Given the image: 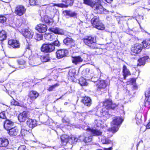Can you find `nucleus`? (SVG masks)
<instances>
[{
  "label": "nucleus",
  "mask_w": 150,
  "mask_h": 150,
  "mask_svg": "<svg viewBox=\"0 0 150 150\" xmlns=\"http://www.w3.org/2000/svg\"><path fill=\"white\" fill-rule=\"evenodd\" d=\"M83 1L85 4L94 8L95 12L96 13L101 14L106 10L101 4L100 0H84Z\"/></svg>",
  "instance_id": "obj_1"
},
{
  "label": "nucleus",
  "mask_w": 150,
  "mask_h": 150,
  "mask_svg": "<svg viewBox=\"0 0 150 150\" xmlns=\"http://www.w3.org/2000/svg\"><path fill=\"white\" fill-rule=\"evenodd\" d=\"M122 119L120 117H115L111 123V128L109 129V130L113 133L116 132L120 127V125L122 123Z\"/></svg>",
  "instance_id": "obj_2"
},
{
  "label": "nucleus",
  "mask_w": 150,
  "mask_h": 150,
  "mask_svg": "<svg viewBox=\"0 0 150 150\" xmlns=\"http://www.w3.org/2000/svg\"><path fill=\"white\" fill-rule=\"evenodd\" d=\"M85 45L92 49L96 47V38L91 36H86L83 39Z\"/></svg>",
  "instance_id": "obj_3"
},
{
  "label": "nucleus",
  "mask_w": 150,
  "mask_h": 150,
  "mask_svg": "<svg viewBox=\"0 0 150 150\" xmlns=\"http://www.w3.org/2000/svg\"><path fill=\"white\" fill-rule=\"evenodd\" d=\"M91 22L92 25L98 29L102 30L105 29L104 25L100 21L98 17L94 16L91 19Z\"/></svg>",
  "instance_id": "obj_4"
},
{
  "label": "nucleus",
  "mask_w": 150,
  "mask_h": 150,
  "mask_svg": "<svg viewBox=\"0 0 150 150\" xmlns=\"http://www.w3.org/2000/svg\"><path fill=\"white\" fill-rule=\"evenodd\" d=\"M55 49L54 45L51 43L43 44L41 47V50L42 52L45 53H50L53 51Z\"/></svg>",
  "instance_id": "obj_5"
},
{
  "label": "nucleus",
  "mask_w": 150,
  "mask_h": 150,
  "mask_svg": "<svg viewBox=\"0 0 150 150\" xmlns=\"http://www.w3.org/2000/svg\"><path fill=\"white\" fill-rule=\"evenodd\" d=\"M103 106L107 109H114L117 105L112 103L110 99H107L103 103Z\"/></svg>",
  "instance_id": "obj_6"
},
{
  "label": "nucleus",
  "mask_w": 150,
  "mask_h": 150,
  "mask_svg": "<svg viewBox=\"0 0 150 150\" xmlns=\"http://www.w3.org/2000/svg\"><path fill=\"white\" fill-rule=\"evenodd\" d=\"M84 129L90 133L91 135L94 136H101L102 134V132L101 130L96 128L91 129L87 126Z\"/></svg>",
  "instance_id": "obj_7"
},
{
  "label": "nucleus",
  "mask_w": 150,
  "mask_h": 150,
  "mask_svg": "<svg viewBox=\"0 0 150 150\" xmlns=\"http://www.w3.org/2000/svg\"><path fill=\"white\" fill-rule=\"evenodd\" d=\"M49 30L55 34L62 35H64L66 32L63 29L56 27L50 28Z\"/></svg>",
  "instance_id": "obj_8"
},
{
  "label": "nucleus",
  "mask_w": 150,
  "mask_h": 150,
  "mask_svg": "<svg viewBox=\"0 0 150 150\" xmlns=\"http://www.w3.org/2000/svg\"><path fill=\"white\" fill-rule=\"evenodd\" d=\"M108 85L105 81L102 80L98 81L97 86L98 88V90L104 92L105 90V89Z\"/></svg>",
  "instance_id": "obj_9"
},
{
  "label": "nucleus",
  "mask_w": 150,
  "mask_h": 150,
  "mask_svg": "<svg viewBox=\"0 0 150 150\" xmlns=\"http://www.w3.org/2000/svg\"><path fill=\"white\" fill-rule=\"evenodd\" d=\"M143 48V45L141 44L136 43L132 47L131 51L136 54H138L142 51Z\"/></svg>",
  "instance_id": "obj_10"
},
{
  "label": "nucleus",
  "mask_w": 150,
  "mask_h": 150,
  "mask_svg": "<svg viewBox=\"0 0 150 150\" xmlns=\"http://www.w3.org/2000/svg\"><path fill=\"white\" fill-rule=\"evenodd\" d=\"M30 117V115L29 112L24 111L19 114L18 118L19 121L21 122H24Z\"/></svg>",
  "instance_id": "obj_11"
},
{
  "label": "nucleus",
  "mask_w": 150,
  "mask_h": 150,
  "mask_svg": "<svg viewBox=\"0 0 150 150\" xmlns=\"http://www.w3.org/2000/svg\"><path fill=\"white\" fill-rule=\"evenodd\" d=\"M64 44L69 47H74L75 45V41L73 39L69 37H67L63 40Z\"/></svg>",
  "instance_id": "obj_12"
},
{
  "label": "nucleus",
  "mask_w": 150,
  "mask_h": 150,
  "mask_svg": "<svg viewBox=\"0 0 150 150\" xmlns=\"http://www.w3.org/2000/svg\"><path fill=\"white\" fill-rule=\"evenodd\" d=\"M25 9L22 5L18 6L15 8V13L17 15L21 16L25 13Z\"/></svg>",
  "instance_id": "obj_13"
},
{
  "label": "nucleus",
  "mask_w": 150,
  "mask_h": 150,
  "mask_svg": "<svg viewBox=\"0 0 150 150\" xmlns=\"http://www.w3.org/2000/svg\"><path fill=\"white\" fill-rule=\"evenodd\" d=\"M4 128L8 131L14 127V122L9 120H6L4 122Z\"/></svg>",
  "instance_id": "obj_14"
},
{
  "label": "nucleus",
  "mask_w": 150,
  "mask_h": 150,
  "mask_svg": "<svg viewBox=\"0 0 150 150\" xmlns=\"http://www.w3.org/2000/svg\"><path fill=\"white\" fill-rule=\"evenodd\" d=\"M63 13L64 15L67 18L75 17L77 15V13L76 12L73 11L71 10L64 11H63Z\"/></svg>",
  "instance_id": "obj_15"
},
{
  "label": "nucleus",
  "mask_w": 150,
  "mask_h": 150,
  "mask_svg": "<svg viewBox=\"0 0 150 150\" xmlns=\"http://www.w3.org/2000/svg\"><path fill=\"white\" fill-rule=\"evenodd\" d=\"M35 29L40 33L45 32L47 30V27L45 25L40 24L35 27Z\"/></svg>",
  "instance_id": "obj_16"
},
{
  "label": "nucleus",
  "mask_w": 150,
  "mask_h": 150,
  "mask_svg": "<svg viewBox=\"0 0 150 150\" xmlns=\"http://www.w3.org/2000/svg\"><path fill=\"white\" fill-rule=\"evenodd\" d=\"M22 33L26 38L28 39L32 38L33 35V33L27 29H25L22 31Z\"/></svg>",
  "instance_id": "obj_17"
},
{
  "label": "nucleus",
  "mask_w": 150,
  "mask_h": 150,
  "mask_svg": "<svg viewBox=\"0 0 150 150\" xmlns=\"http://www.w3.org/2000/svg\"><path fill=\"white\" fill-rule=\"evenodd\" d=\"M67 51L64 50H59L56 52L57 57L58 59L62 58L66 56Z\"/></svg>",
  "instance_id": "obj_18"
},
{
  "label": "nucleus",
  "mask_w": 150,
  "mask_h": 150,
  "mask_svg": "<svg viewBox=\"0 0 150 150\" xmlns=\"http://www.w3.org/2000/svg\"><path fill=\"white\" fill-rule=\"evenodd\" d=\"M26 124L29 127L31 128H33L37 125L36 120L31 119H28L27 120Z\"/></svg>",
  "instance_id": "obj_19"
},
{
  "label": "nucleus",
  "mask_w": 150,
  "mask_h": 150,
  "mask_svg": "<svg viewBox=\"0 0 150 150\" xmlns=\"http://www.w3.org/2000/svg\"><path fill=\"white\" fill-rule=\"evenodd\" d=\"M8 44L11 45L13 48H18L20 47V44L18 41L16 40H10L8 42Z\"/></svg>",
  "instance_id": "obj_20"
},
{
  "label": "nucleus",
  "mask_w": 150,
  "mask_h": 150,
  "mask_svg": "<svg viewBox=\"0 0 150 150\" xmlns=\"http://www.w3.org/2000/svg\"><path fill=\"white\" fill-rule=\"evenodd\" d=\"M81 102L87 106H90L92 103V101L90 98L88 97L85 96L83 98Z\"/></svg>",
  "instance_id": "obj_21"
},
{
  "label": "nucleus",
  "mask_w": 150,
  "mask_h": 150,
  "mask_svg": "<svg viewBox=\"0 0 150 150\" xmlns=\"http://www.w3.org/2000/svg\"><path fill=\"white\" fill-rule=\"evenodd\" d=\"M122 72L124 79H126V77L131 75V73L129 70L127 68L126 66L124 65L122 68Z\"/></svg>",
  "instance_id": "obj_22"
},
{
  "label": "nucleus",
  "mask_w": 150,
  "mask_h": 150,
  "mask_svg": "<svg viewBox=\"0 0 150 150\" xmlns=\"http://www.w3.org/2000/svg\"><path fill=\"white\" fill-rule=\"evenodd\" d=\"M9 134L11 136H16L19 133V130L17 127H14L9 130Z\"/></svg>",
  "instance_id": "obj_23"
},
{
  "label": "nucleus",
  "mask_w": 150,
  "mask_h": 150,
  "mask_svg": "<svg viewBox=\"0 0 150 150\" xmlns=\"http://www.w3.org/2000/svg\"><path fill=\"white\" fill-rule=\"evenodd\" d=\"M149 58V57L148 56H144L140 58L138 60V63H137V65L139 66L144 65L145 64V61Z\"/></svg>",
  "instance_id": "obj_24"
},
{
  "label": "nucleus",
  "mask_w": 150,
  "mask_h": 150,
  "mask_svg": "<svg viewBox=\"0 0 150 150\" xmlns=\"http://www.w3.org/2000/svg\"><path fill=\"white\" fill-rule=\"evenodd\" d=\"M83 61V59L79 56L73 57L72 59V63L75 64L82 62Z\"/></svg>",
  "instance_id": "obj_25"
},
{
  "label": "nucleus",
  "mask_w": 150,
  "mask_h": 150,
  "mask_svg": "<svg viewBox=\"0 0 150 150\" xmlns=\"http://www.w3.org/2000/svg\"><path fill=\"white\" fill-rule=\"evenodd\" d=\"M70 137L67 135L64 134L60 137L61 142L63 143V144L65 145L68 142L69 143V139Z\"/></svg>",
  "instance_id": "obj_26"
},
{
  "label": "nucleus",
  "mask_w": 150,
  "mask_h": 150,
  "mask_svg": "<svg viewBox=\"0 0 150 150\" xmlns=\"http://www.w3.org/2000/svg\"><path fill=\"white\" fill-rule=\"evenodd\" d=\"M9 142L8 140L5 138H0V147H5L8 145Z\"/></svg>",
  "instance_id": "obj_27"
},
{
  "label": "nucleus",
  "mask_w": 150,
  "mask_h": 150,
  "mask_svg": "<svg viewBox=\"0 0 150 150\" xmlns=\"http://www.w3.org/2000/svg\"><path fill=\"white\" fill-rule=\"evenodd\" d=\"M39 93L36 91H32L29 93L28 96L32 97L35 99L39 96Z\"/></svg>",
  "instance_id": "obj_28"
},
{
  "label": "nucleus",
  "mask_w": 150,
  "mask_h": 150,
  "mask_svg": "<svg viewBox=\"0 0 150 150\" xmlns=\"http://www.w3.org/2000/svg\"><path fill=\"white\" fill-rule=\"evenodd\" d=\"M142 44L144 48L149 49L150 47V39H147L144 41Z\"/></svg>",
  "instance_id": "obj_29"
},
{
  "label": "nucleus",
  "mask_w": 150,
  "mask_h": 150,
  "mask_svg": "<svg viewBox=\"0 0 150 150\" xmlns=\"http://www.w3.org/2000/svg\"><path fill=\"white\" fill-rule=\"evenodd\" d=\"M101 116L109 118L110 117L111 115L108 112V111L105 110V109H103L102 111L100 112Z\"/></svg>",
  "instance_id": "obj_30"
},
{
  "label": "nucleus",
  "mask_w": 150,
  "mask_h": 150,
  "mask_svg": "<svg viewBox=\"0 0 150 150\" xmlns=\"http://www.w3.org/2000/svg\"><path fill=\"white\" fill-rule=\"evenodd\" d=\"M45 38L47 40L52 41L54 39L55 36L53 34H47L45 35Z\"/></svg>",
  "instance_id": "obj_31"
},
{
  "label": "nucleus",
  "mask_w": 150,
  "mask_h": 150,
  "mask_svg": "<svg viewBox=\"0 0 150 150\" xmlns=\"http://www.w3.org/2000/svg\"><path fill=\"white\" fill-rule=\"evenodd\" d=\"M44 21L49 25H52V20L49 18L47 16H45L44 18Z\"/></svg>",
  "instance_id": "obj_32"
},
{
  "label": "nucleus",
  "mask_w": 150,
  "mask_h": 150,
  "mask_svg": "<svg viewBox=\"0 0 150 150\" xmlns=\"http://www.w3.org/2000/svg\"><path fill=\"white\" fill-rule=\"evenodd\" d=\"M101 142L103 144H108L111 143V141L108 138L106 137L105 136H103L101 138Z\"/></svg>",
  "instance_id": "obj_33"
},
{
  "label": "nucleus",
  "mask_w": 150,
  "mask_h": 150,
  "mask_svg": "<svg viewBox=\"0 0 150 150\" xmlns=\"http://www.w3.org/2000/svg\"><path fill=\"white\" fill-rule=\"evenodd\" d=\"M78 139L77 138H75L74 136L70 137L69 139V143L71 144H76L77 142Z\"/></svg>",
  "instance_id": "obj_34"
},
{
  "label": "nucleus",
  "mask_w": 150,
  "mask_h": 150,
  "mask_svg": "<svg viewBox=\"0 0 150 150\" xmlns=\"http://www.w3.org/2000/svg\"><path fill=\"white\" fill-rule=\"evenodd\" d=\"M79 83L82 86H87L88 83L86 82V79L83 77H81L79 80Z\"/></svg>",
  "instance_id": "obj_35"
},
{
  "label": "nucleus",
  "mask_w": 150,
  "mask_h": 150,
  "mask_svg": "<svg viewBox=\"0 0 150 150\" xmlns=\"http://www.w3.org/2000/svg\"><path fill=\"white\" fill-rule=\"evenodd\" d=\"M103 123L102 121L100 120H96L95 121V127H101L102 124Z\"/></svg>",
  "instance_id": "obj_36"
},
{
  "label": "nucleus",
  "mask_w": 150,
  "mask_h": 150,
  "mask_svg": "<svg viewBox=\"0 0 150 150\" xmlns=\"http://www.w3.org/2000/svg\"><path fill=\"white\" fill-rule=\"evenodd\" d=\"M6 35L4 31L0 32V40L2 41L6 39Z\"/></svg>",
  "instance_id": "obj_37"
},
{
  "label": "nucleus",
  "mask_w": 150,
  "mask_h": 150,
  "mask_svg": "<svg viewBox=\"0 0 150 150\" xmlns=\"http://www.w3.org/2000/svg\"><path fill=\"white\" fill-rule=\"evenodd\" d=\"M142 115H140V113L137 114L135 117V119L136 120V123L137 125H139L141 122Z\"/></svg>",
  "instance_id": "obj_38"
},
{
  "label": "nucleus",
  "mask_w": 150,
  "mask_h": 150,
  "mask_svg": "<svg viewBox=\"0 0 150 150\" xmlns=\"http://www.w3.org/2000/svg\"><path fill=\"white\" fill-rule=\"evenodd\" d=\"M90 71V70L89 68H86L85 69L83 70L82 71L83 74H84V75H86V76H85L86 77H88V78H89V79H90V78L88 76Z\"/></svg>",
  "instance_id": "obj_39"
},
{
  "label": "nucleus",
  "mask_w": 150,
  "mask_h": 150,
  "mask_svg": "<svg viewBox=\"0 0 150 150\" xmlns=\"http://www.w3.org/2000/svg\"><path fill=\"white\" fill-rule=\"evenodd\" d=\"M92 140V136L91 135L88 136L87 134V135L86 136L84 140L85 142H91Z\"/></svg>",
  "instance_id": "obj_40"
},
{
  "label": "nucleus",
  "mask_w": 150,
  "mask_h": 150,
  "mask_svg": "<svg viewBox=\"0 0 150 150\" xmlns=\"http://www.w3.org/2000/svg\"><path fill=\"white\" fill-rule=\"evenodd\" d=\"M29 63L30 64V65H31L32 66H37V65H39L40 64V62H36V63H35L33 59H30V60L29 61Z\"/></svg>",
  "instance_id": "obj_41"
},
{
  "label": "nucleus",
  "mask_w": 150,
  "mask_h": 150,
  "mask_svg": "<svg viewBox=\"0 0 150 150\" xmlns=\"http://www.w3.org/2000/svg\"><path fill=\"white\" fill-rule=\"evenodd\" d=\"M41 60L43 62H47L50 60V57L48 54H47L45 56H43L41 58Z\"/></svg>",
  "instance_id": "obj_42"
},
{
  "label": "nucleus",
  "mask_w": 150,
  "mask_h": 150,
  "mask_svg": "<svg viewBox=\"0 0 150 150\" xmlns=\"http://www.w3.org/2000/svg\"><path fill=\"white\" fill-rule=\"evenodd\" d=\"M54 6H57L61 8H67L68 7V5H66L65 4H64L63 3H60V4H54L53 5Z\"/></svg>",
  "instance_id": "obj_43"
},
{
  "label": "nucleus",
  "mask_w": 150,
  "mask_h": 150,
  "mask_svg": "<svg viewBox=\"0 0 150 150\" xmlns=\"http://www.w3.org/2000/svg\"><path fill=\"white\" fill-rule=\"evenodd\" d=\"M21 133L22 136H25L26 134H27L28 131L27 130H25L23 126H21Z\"/></svg>",
  "instance_id": "obj_44"
},
{
  "label": "nucleus",
  "mask_w": 150,
  "mask_h": 150,
  "mask_svg": "<svg viewBox=\"0 0 150 150\" xmlns=\"http://www.w3.org/2000/svg\"><path fill=\"white\" fill-rule=\"evenodd\" d=\"M17 62L19 64L24 65L26 64V61L25 59H21L18 60Z\"/></svg>",
  "instance_id": "obj_45"
},
{
  "label": "nucleus",
  "mask_w": 150,
  "mask_h": 150,
  "mask_svg": "<svg viewBox=\"0 0 150 150\" xmlns=\"http://www.w3.org/2000/svg\"><path fill=\"white\" fill-rule=\"evenodd\" d=\"M35 38L38 40H39L42 38V35L41 34L36 33L34 36Z\"/></svg>",
  "instance_id": "obj_46"
},
{
  "label": "nucleus",
  "mask_w": 150,
  "mask_h": 150,
  "mask_svg": "<svg viewBox=\"0 0 150 150\" xmlns=\"http://www.w3.org/2000/svg\"><path fill=\"white\" fill-rule=\"evenodd\" d=\"M29 2L31 5L34 6L38 4V0H29Z\"/></svg>",
  "instance_id": "obj_47"
},
{
  "label": "nucleus",
  "mask_w": 150,
  "mask_h": 150,
  "mask_svg": "<svg viewBox=\"0 0 150 150\" xmlns=\"http://www.w3.org/2000/svg\"><path fill=\"white\" fill-rule=\"evenodd\" d=\"M59 86L57 83H56L54 85L50 86L49 88L47 89L49 91H51L53 90L56 87H57Z\"/></svg>",
  "instance_id": "obj_48"
},
{
  "label": "nucleus",
  "mask_w": 150,
  "mask_h": 150,
  "mask_svg": "<svg viewBox=\"0 0 150 150\" xmlns=\"http://www.w3.org/2000/svg\"><path fill=\"white\" fill-rule=\"evenodd\" d=\"M35 99L32 97L28 96V98L27 101L28 103L29 104H30L32 103L33 101H34Z\"/></svg>",
  "instance_id": "obj_49"
},
{
  "label": "nucleus",
  "mask_w": 150,
  "mask_h": 150,
  "mask_svg": "<svg viewBox=\"0 0 150 150\" xmlns=\"http://www.w3.org/2000/svg\"><path fill=\"white\" fill-rule=\"evenodd\" d=\"M6 20V18L2 16H0V23H4Z\"/></svg>",
  "instance_id": "obj_50"
},
{
  "label": "nucleus",
  "mask_w": 150,
  "mask_h": 150,
  "mask_svg": "<svg viewBox=\"0 0 150 150\" xmlns=\"http://www.w3.org/2000/svg\"><path fill=\"white\" fill-rule=\"evenodd\" d=\"M87 132L83 133V135H81L79 137V139L81 141H83L84 142V138L87 135Z\"/></svg>",
  "instance_id": "obj_51"
},
{
  "label": "nucleus",
  "mask_w": 150,
  "mask_h": 150,
  "mask_svg": "<svg viewBox=\"0 0 150 150\" xmlns=\"http://www.w3.org/2000/svg\"><path fill=\"white\" fill-rule=\"evenodd\" d=\"M0 118L2 119H6V113L5 112H2L0 113Z\"/></svg>",
  "instance_id": "obj_52"
},
{
  "label": "nucleus",
  "mask_w": 150,
  "mask_h": 150,
  "mask_svg": "<svg viewBox=\"0 0 150 150\" xmlns=\"http://www.w3.org/2000/svg\"><path fill=\"white\" fill-rule=\"evenodd\" d=\"M145 96L146 97H150V87L149 88L145 91Z\"/></svg>",
  "instance_id": "obj_53"
},
{
  "label": "nucleus",
  "mask_w": 150,
  "mask_h": 150,
  "mask_svg": "<svg viewBox=\"0 0 150 150\" xmlns=\"http://www.w3.org/2000/svg\"><path fill=\"white\" fill-rule=\"evenodd\" d=\"M74 2V0H68L66 5H68V7L69 6H72Z\"/></svg>",
  "instance_id": "obj_54"
},
{
  "label": "nucleus",
  "mask_w": 150,
  "mask_h": 150,
  "mask_svg": "<svg viewBox=\"0 0 150 150\" xmlns=\"http://www.w3.org/2000/svg\"><path fill=\"white\" fill-rule=\"evenodd\" d=\"M91 81L92 82H93L94 83H96V84L98 83V81H99V80H98V78L97 77H93L91 78Z\"/></svg>",
  "instance_id": "obj_55"
},
{
  "label": "nucleus",
  "mask_w": 150,
  "mask_h": 150,
  "mask_svg": "<svg viewBox=\"0 0 150 150\" xmlns=\"http://www.w3.org/2000/svg\"><path fill=\"white\" fill-rule=\"evenodd\" d=\"M53 45L55 46H59L60 45V43L59 42L58 40H55L53 43H52Z\"/></svg>",
  "instance_id": "obj_56"
},
{
  "label": "nucleus",
  "mask_w": 150,
  "mask_h": 150,
  "mask_svg": "<svg viewBox=\"0 0 150 150\" xmlns=\"http://www.w3.org/2000/svg\"><path fill=\"white\" fill-rule=\"evenodd\" d=\"M11 104L13 105H18L19 103L14 99H13L11 101Z\"/></svg>",
  "instance_id": "obj_57"
},
{
  "label": "nucleus",
  "mask_w": 150,
  "mask_h": 150,
  "mask_svg": "<svg viewBox=\"0 0 150 150\" xmlns=\"http://www.w3.org/2000/svg\"><path fill=\"white\" fill-rule=\"evenodd\" d=\"M18 150H28L26 149V146L25 145H22L20 146L18 148Z\"/></svg>",
  "instance_id": "obj_58"
},
{
  "label": "nucleus",
  "mask_w": 150,
  "mask_h": 150,
  "mask_svg": "<svg viewBox=\"0 0 150 150\" xmlns=\"http://www.w3.org/2000/svg\"><path fill=\"white\" fill-rule=\"evenodd\" d=\"M79 114H80L81 116L82 117H83L84 118H85V117L87 114V113L86 112H84L81 113H79Z\"/></svg>",
  "instance_id": "obj_59"
},
{
  "label": "nucleus",
  "mask_w": 150,
  "mask_h": 150,
  "mask_svg": "<svg viewBox=\"0 0 150 150\" xmlns=\"http://www.w3.org/2000/svg\"><path fill=\"white\" fill-rule=\"evenodd\" d=\"M72 70H70L69 72V75L71 77H72L74 76V74H72Z\"/></svg>",
  "instance_id": "obj_60"
},
{
  "label": "nucleus",
  "mask_w": 150,
  "mask_h": 150,
  "mask_svg": "<svg viewBox=\"0 0 150 150\" xmlns=\"http://www.w3.org/2000/svg\"><path fill=\"white\" fill-rule=\"evenodd\" d=\"M34 61V62L35 63H36V62H40V59L38 58H36L35 59H33Z\"/></svg>",
  "instance_id": "obj_61"
},
{
  "label": "nucleus",
  "mask_w": 150,
  "mask_h": 150,
  "mask_svg": "<svg viewBox=\"0 0 150 150\" xmlns=\"http://www.w3.org/2000/svg\"><path fill=\"white\" fill-rule=\"evenodd\" d=\"M41 147L42 148H47L50 147V146H46L45 145H44V144H42Z\"/></svg>",
  "instance_id": "obj_62"
},
{
  "label": "nucleus",
  "mask_w": 150,
  "mask_h": 150,
  "mask_svg": "<svg viewBox=\"0 0 150 150\" xmlns=\"http://www.w3.org/2000/svg\"><path fill=\"white\" fill-rule=\"evenodd\" d=\"M9 65L11 67H12L13 68H16V69L17 68L15 65H11L10 64H9Z\"/></svg>",
  "instance_id": "obj_63"
},
{
  "label": "nucleus",
  "mask_w": 150,
  "mask_h": 150,
  "mask_svg": "<svg viewBox=\"0 0 150 150\" xmlns=\"http://www.w3.org/2000/svg\"><path fill=\"white\" fill-rule=\"evenodd\" d=\"M67 1L68 0H62V1L65 3L66 4Z\"/></svg>",
  "instance_id": "obj_64"
}]
</instances>
